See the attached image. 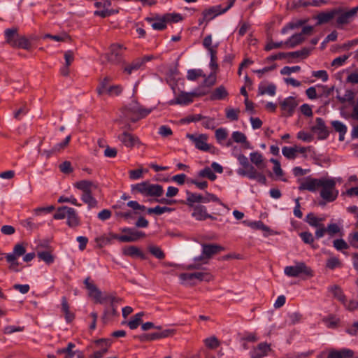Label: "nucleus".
Listing matches in <instances>:
<instances>
[{"label": "nucleus", "mask_w": 358, "mask_h": 358, "mask_svg": "<svg viewBox=\"0 0 358 358\" xmlns=\"http://www.w3.org/2000/svg\"><path fill=\"white\" fill-rule=\"evenodd\" d=\"M131 192H138L144 196L160 197L164 194L163 187L159 184H152L149 181L131 185Z\"/></svg>", "instance_id": "nucleus-1"}, {"label": "nucleus", "mask_w": 358, "mask_h": 358, "mask_svg": "<svg viewBox=\"0 0 358 358\" xmlns=\"http://www.w3.org/2000/svg\"><path fill=\"white\" fill-rule=\"evenodd\" d=\"M122 233H125V235H118L113 233H110V236L113 239H117L122 243H130L136 242L141 238L145 236L144 232L136 230L133 228L124 227L120 229Z\"/></svg>", "instance_id": "nucleus-2"}, {"label": "nucleus", "mask_w": 358, "mask_h": 358, "mask_svg": "<svg viewBox=\"0 0 358 358\" xmlns=\"http://www.w3.org/2000/svg\"><path fill=\"white\" fill-rule=\"evenodd\" d=\"M285 273L289 277H298L301 274L308 278H311L314 275L313 269L303 262H297L295 266H286L285 268Z\"/></svg>", "instance_id": "nucleus-3"}, {"label": "nucleus", "mask_w": 358, "mask_h": 358, "mask_svg": "<svg viewBox=\"0 0 358 358\" xmlns=\"http://www.w3.org/2000/svg\"><path fill=\"white\" fill-rule=\"evenodd\" d=\"M112 79L106 76L99 82L96 92L99 96L107 94L108 96H118L122 92V87L119 85H109Z\"/></svg>", "instance_id": "nucleus-4"}, {"label": "nucleus", "mask_w": 358, "mask_h": 358, "mask_svg": "<svg viewBox=\"0 0 358 358\" xmlns=\"http://www.w3.org/2000/svg\"><path fill=\"white\" fill-rule=\"evenodd\" d=\"M224 248L217 244H208L203 243L202 244V254L198 257H196L194 260L196 262L202 261L205 259H210L214 255L219 253L220 252L224 250Z\"/></svg>", "instance_id": "nucleus-5"}, {"label": "nucleus", "mask_w": 358, "mask_h": 358, "mask_svg": "<svg viewBox=\"0 0 358 358\" xmlns=\"http://www.w3.org/2000/svg\"><path fill=\"white\" fill-rule=\"evenodd\" d=\"M358 6L345 11L341 8H337V29L340 25L348 24L352 18L357 15Z\"/></svg>", "instance_id": "nucleus-6"}, {"label": "nucleus", "mask_w": 358, "mask_h": 358, "mask_svg": "<svg viewBox=\"0 0 358 358\" xmlns=\"http://www.w3.org/2000/svg\"><path fill=\"white\" fill-rule=\"evenodd\" d=\"M138 111L139 105L137 102L134 101L122 109V116L133 122L138 120Z\"/></svg>", "instance_id": "nucleus-7"}, {"label": "nucleus", "mask_w": 358, "mask_h": 358, "mask_svg": "<svg viewBox=\"0 0 358 358\" xmlns=\"http://www.w3.org/2000/svg\"><path fill=\"white\" fill-rule=\"evenodd\" d=\"M239 164L243 166L237 170L238 175L248 177L255 168L250 164L247 157L243 154H239L236 156Z\"/></svg>", "instance_id": "nucleus-8"}, {"label": "nucleus", "mask_w": 358, "mask_h": 358, "mask_svg": "<svg viewBox=\"0 0 358 358\" xmlns=\"http://www.w3.org/2000/svg\"><path fill=\"white\" fill-rule=\"evenodd\" d=\"M186 137L194 143L195 147L202 151H210L211 146L206 143L208 136L206 134H200L195 136L194 134H187Z\"/></svg>", "instance_id": "nucleus-9"}, {"label": "nucleus", "mask_w": 358, "mask_h": 358, "mask_svg": "<svg viewBox=\"0 0 358 358\" xmlns=\"http://www.w3.org/2000/svg\"><path fill=\"white\" fill-rule=\"evenodd\" d=\"M324 178L316 179L307 178L305 182L301 183L299 189V190H308L310 192H315L324 185Z\"/></svg>", "instance_id": "nucleus-10"}, {"label": "nucleus", "mask_w": 358, "mask_h": 358, "mask_svg": "<svg viewBox=\"0 0 358 358\" xmlns=\"http://www.w3.org/2000/svg\"><path fill=\"white\" fill-rule=\"evenodd\" d=\"M90 280V277H87L84 280V284L89 291V295L94 299L96 303H103V297H101V292Z\"/></svg>", "instance_id": "nucleus-11"}, {"label": "nucleus", "mask_w": 358, "mask_h": 358, "mask_svg": "<svg viewBox=\"0 0 358 358\" xmlns=\"http://www.w3.org/2000/svg\"><path fill=\"white\" fill-rule=\"evenodd\" d=\"M334 185L335 182L334 180L325 179L324 180V185L320 187V196L323 199L326 200L327 201H334V198L332 196V189Z\"/></svg>", "instance_id": "nucleus-12"}, {"label": "nucleus", "mask_w": 358, "mask_h": 358, "mask_svg": "<svg viewBox=\"0 0 358 358\" xmlns=\"http://www.w3.org/2000/svg\"><path fill=\"white\" fill-rule=\"evenodd\" d=\"M297 106V103L295 98L293 96H289L285 99L280 103V107L282 110L284 112L283 115L292 116L294 112V109Z\"/></svg>", "instance_id": "nucleus-13"}, {"label": "nucleus", "mask_w": 358, "mask_h": 358, "mask_svg": "<svg viewBox=\"0 0 358 358\" xmlns=\"http://www.w3.org/2000/svg\"><path fill=\"white\" fill-rule=\"evenodd\" d=\"M316 124L311 127V131L317 134L318 139H325L329 136V131L324 121L321 117H317Z\"/></svg>", "instance_id": "nucleus-14"}, {"label": "nucleus", "mask_w": 358, "mask_h": 358, "mask_svg": "<svg viewBox=\"0 0 358 358\" xmlns=\"http://www.w3.org/2000/svg\"><path fill=\"white\" fill-rule=\"evenodd\" d=\"M271 345L267 343H260L250 352L251 358H262L271 352Z\"/></svg>", "instance_id": "nucleus-15"}, {"label": "nucleus", "mask_w": 358, "mask_h": 358, "mask_svg": "<svg viewBox=\"0 0 358 358\" xmlns=\"http://www.w3.org/2000/svg\"><path fill=\"white\" fill-rule=\"evenodd\" d=\"M122 45L120 44H113L110 48V53L107 55V59L113 64H118L122 61V56L120 50Z\"/></svg>", "instance_id": "nucleus-16"}, {"label": "nucleus", "mask_w": 358, "mask_h": 358, "mask_svg": "<svg viewBox=\"0 0 358 358\" xmlns=\"http://www.w3.org/2000/svg\"><path fill=\"white\" fill-rule=\"evenodd\" d=\"M117 138L127 148H133L136 143H139V139L137 136L127 131H124L120 134Z\"/></svg>", "instance_id": "nucleus-17"}, {"label": "nucleus", "mask_w": 358, "mask_h": 358, "mask_svg": "<svg viewBox=\"0 0 358 358\" xmlns=\"http://www.w3.org/2000/svg\"><path fill=\"white\" fill-rule=\"evenodd\" d=\"M95 343L102 348L101 350L96 351L91 356L92 358H101L108 352V348L110 346L112 341L108 338H100L95 341Z\"/></svg>", "instance_id": "nucleus-18"}, {"label": "nucleus", "mask_w": 358, "mask_h": 358, "mask_svg": "<svg viewBox=\"0 0 358 358\" xmlns=\"http://www.w3.org/2000/svg\"><path fill=\"white\" fill-rule=\"evenodd\" d=\"M317 228V229L315 231L316 238H320L323 237L325 234H327L331 237H333L336 235V223H331L329 224L327 227H325L324 224H322Z\"/></svg>", "instance_id": "nucleus-19"}, {"label": "nucleus", "mask_w": 358, "mask_h": 358, "mask_svg": "<svg viewBox=\"0 0 358 358\" xmlns=\"http://www.w3.org/2000/svg\"><path fill=\"white\" fill-rule=\"evenodd\" d=\"M122 254L131 257H139L141 259H146L148 257L138 247L130 245L122 249Z\"/></svg>", "instance_id": "nucleus-20"}, {"label": "nucleus", "mask_w": 358, "mask_h": 358, "mask_svg": "<svg viewBox=\"0 0 358 358\" xmlns=\"http://www.w3.org/2000/svg\"><path fill=\"white\" fill-rule=\"evenodd\" d=\"M192 208H193L192 216L194 217L196 220L203 221L206 220L208 212L205 206L197 204Z\"/></svg>", "instance_id": "nucleus-21"}, {"label": "nucleus", "mask_w": 358, "mask_h": 358, "mask_svg": "<svg viewBox=\"0 0 358 358\" xmlns=\"http://www.w3.org/2000/svg\"><path fill=\"white\" fill-rule=\"evenodd\" d=\"M4 34L6 43L14 48L15 45H16V41H17L20 36L18 29L16 27L7 29L5 30Z\"/></svg>", "instance_id": "nucleus-22"}, {"label": "nucleus", "mask_w": 358, "mask_h": 358, "mask_svg": "<svg viewBox=\"0 0 358 358\" xmlns=\"http://www.w3.org/2000/svg\"><path fill=\"white\" fill-rule=\"evenodd\" d=\"M222 9L221 8V6H216L213 7H210V8L203 10V20H210L215 16L222 14Z\"/></svg>", "instance_id": "nucleus-23"}, {"label": "nucleus", "mask_w": 358, "mask_h": 358, "mask_svg": "<svg viewBox=\"0 0 358 358\" xmlns=\"http://www.w3.org/2000/svg\"><path fill=\"white\" fill-rule=\"evenodd\" d=\"M187 199L185 203L189 207H194L195 203H203V196L201 194L192 193L189 191H186Z\"/></svg>", "instance_id": "nucleus-24"}, {"label": "nucleus", "mask_w": 358, "mask_h": 358, "mask_svg": "<svg viewBox=\"0 0 358 358\" xmlns=\"http://www.w3.org/2000/svg\"><path fill=\"white\" fill-rule=\"evenodd\" d=\"M194 96L191 92H181L180 94L176 97L172 103H176L180 105H187L193 101Z\"/></svg>", "instance_id": "nucleus-25"}, {"label": "nucleus", "mask_w": 358, "mask_h": 358, "mask_svg": "<svg viewBox=\"0 0 358 358\" xmlns=\"http://www.w3.org/2000/svg\"><path fill=\"white\" fill-rule=\"evenodd\" d=\"M305 41V37L302 34H295L289 37L285 43V45L288 48H294Z\"/></svg>", "instance_id": "nucleus-26"}, {"label": "nucleus", "mask_w": 358, "mask_h": 358, "mask_svg": "<svg viewBox=\"0 0 358 358\" xmlns=\"http://www.w3.org/2000/svg\"><path fill=\"white\" fill-rule=\"evenodd\" d=\"M229 95L225 87L220 85L215 88L210 95V100H222Z\"/></svg>", "instance_id": "nucleus-27"}, {"label": "nucleus", "mask_w": 358, "mask_h": 358, "mask_svg": "<svg viewBox=\"0 0 358 358\" xmlns=\"http://www.w3.org/2000/svg\"><path fill=\"white\" fill-rule=\"evenodd\" d=\"M62 311L64 314L66 322H71L74 320L75 315L70 311L69 306L65 296H63L62 299Z\"/></svg>", "instance_id": "nucleus-28"}, {"label": "nucleus", "mask_w": 358, "mask_h": 358, "mask_svg": "<svg viewBox=\"0 0 358 358\" xmlns=\"http://www.w3.org/2000/svg\"><path fill=\"white\" fill-rule=\"evenodd\" d=\"M75 187L78 189L82 190L83 193H85L91 192L92 188L96 189L97 185L92 181L83 180L77 182Z\"/></svg>", "instance_id": "nucleus-29"}, {"label": "nucleus", "mask_w": 358, "mask_h": 358, "mask_svg": "<svg viewBox=\"0 0 358 358\" xmlns=\"http://www.w3.org/2000/svg\"><path fill=\"white\" fill-rule=\"evenodd\" d=\"M66 217L67 224L70 227H76L79 225L80 220L74 208H69Z\"/></svg>", "instance_id": "nucleus-30"}, {"label": "nucleus", "mask_w": 358, "mask_h": 358, "mask_svg": "<svg viewBox=\"0 0 358 358\" xmlns=\"http://www.w3.org/2000/svg\"><path fill=\"white\" fill-rule=\"evenodd\" d=\"M75 348V344L69 343L66 348L65 358H84L83 352L79 350L73 351V348Z\"/></svg>", "instance_id": "nucleus-31"}, {"label": "nucleus", "mask_w": 358, "mask_h": 358, "mask_svg": "<svg viewBox=\"0 0 358 358\" xmlns=\"http://www.w3.org/2000/svg\"><path fill=\"white\" fill-rule=\"evenodd\" d=\"M336 15V8L332 9L328 13H321L317 15V24H324L329 22Z\"/></svg>", "instance_id": "nucleus-32"}, {"label": "nucleus", "mask_w": 358, "mask_h": 358, "mask_svg": "<svg viewBox=\"0 0 358 358\" xmlns=\"http://www.w3.org/2000/svg\"><path fill=\"white\" fill-rule=\"evenodd\" d=\"M81 199L90 208L96 207L98 203V201L92 196V191L89 192L83 193L81 196Z\"/></svg>", "instance_id": "nucleus-33"}, {"label": "nucleus", "mask_w": 358, "mask_h": 358, "mask_svg": "<svg viewBox=\"0 0 358 358\" xmlns=\"http://www.w3.org/2000/svg\"><path fill=\"white\" fill-rule=\"evenodd\" d=\"M337 298L343 303L344 306L348 310L352 311L358 308V301L355 300H346L345 297L342 295H338L337 293Z\"/></svg>", "instance_id": "nucleus-34"}, {"label": "nucleus", "mask_w": 358, "mask_h": 358, "mask_svg": "<svg viewBox=\"0 0 358 358\" xmlns=\"http://www.w3.org/2000/svg\"><path fill=\"white\" fill-rule=\"evenodd\" d=\"M164 20H165L166 24L169 23H177L183 20L182 16L180 13H165L163 15Z\"/></svg>", "instance_id": "nucleus-35"}, {"label": "nucleus", "mask_w": 358, "mask_h": 358, "mask_svg": "<svg viewBox=\"0 0 358 358\" xmlns=\"http://www.w3.org/2000/svg\"><path fill=\"white\" fill-rule=\"evenodd\" d=\"M156 21L152 23V27L155 30L162 31L166 29L167 25L162 15H155Z\"/></svg>", "instance_id": "nucleus-36"}, {"label": "nucleus", "mask_w": 358, "mask_h": 358, "mask_svg": "<svg viewBox=\"0 0 358 358\" xmlns=\"http://www.w3.org/2000/svg\"><path fill=\"white\" fill-rule=\"evenodd\" d=\"M144 315L143 312H140L134 315L127 324L131 329H136L142 323V317Z\"/></svg>", "instance_id": "nucleus-37"}, {"label": "nucleus", "mask_w": 358, "mask_h": 358, "mask_svg": "<svg viewBox=\"0 0 358 358\" xmlns=\"http://www.w3.org/2000/svg\"><path fill=\"white\" fill-rule=\"evenodd\" d=\"M118 315V313L117 311L116 306H113L110 304L109 307H106L103 311V314L102 316V320L104 323L107 322L108 319L110 316H117Z\"/></svg>", "instance_id": "nucleus-38"}, {"label": "nucleus", "mask_w": 358, "mask_h": 358, "mask_svg": "<svg viewBox=\"0 0 358 358\" xmlns=\"http://www.w3.org/2000/svg\"><path fill=\"white\" fill-rule=\"evenodd\" d=\"M282 155L288 159H294L296 157L297 145L294 147L285 146L282 149Z\"/></svg>", "instance_id": "nucleus-39"}, {"label": "nucleus", "mask_w": 358, "mask_h": 358, "mask_svg": "<svg viewBox=\"0 0 358 358\" xmlns=\"http://www.w3.org/2000/svg\"><path fill=\"white\" fill-rule=\"evenodd\" d=\"M276 86L271 83L267 87L260 85L258 87V93L259 95H264L268 94L271 96H273L275 94Z\"/></svg>", "instance_id": "nucleus-40"}, {"label": "nucleus", "mask_w": 358, "mask_h": 358, "mask_svg": "<svg viewBox=\"0 0 358 358\" xmlns=\"http://www.w3.org/2000/svg\"><path fill=\"white\" fill-rule=\"evenodd\" d=\"M24 243H17L14 248L13 253L7 254L6 255H13L14 257L17 258L21 257L26 253V248Z\"/></svg>", "instance_id": "nucleus-41"}, {"label": "nucleus", "mask_w": 358, "mask_h": 358, "mask_svg": "<svg viewBox=\"0 0 358 358\" xmlns=\"http://www.w3.org/2000/svg\"><path fill=\"white\" fill-rule=\"evenodd\" d=\"M198 176L200 178H206L211 181H214L217 178V176L215 174V173L208 166H206L204 169L199 171V172L198 173Z\"/></svg>", "instance_id": "nucleus-42"}, {"label": "nucleus", "mask_w": 358, "mask_h": 358, "mask_svg": "<svg viewBox=\"0 0 358 358\" xmlns=\"http://www.w3.org/2000/svg\"><path fill=\"white\" fill-rule=\"evenodd\" d=\"M311 50H312V48H303L301 50L289 52H288L287 55H289V57H292V58H298V57L306 58L310 55V52Z\"/></svg>", "instance_id": "nucleus-43"}, {"label": "nucleus", "mask_w": 358, "mask_h": 358, "mask_svg": "<svg viewBox=\"0 0 358 358\" xmlns=\"http://www.w3.org/2000/svg\"><path fill=\"white\" fill-rule=\"evenodd\" d=\"M148 250L151 255L158 259H164L165 258V253L159 246L150 245L148 247Z\"/></svg>", "instance_id": "nucleus-44"}, {"label": "nucleus", "mask_w": 358, "mask_h": 358, "mask_svg": "<svg viewBox=\"0 0 358 358\" xmlns=\"http://www.w3.org/2000/svg\"><path fill=\"white\" fill-rule=\"evenodd\" d=\"M37 256L40 259L45 262L47 264H52L55 260L54 256L51 254V252L49 250L38 251Z\"/></svg>", "instance_id": "nucleus-45"}, {"label": "nucleus", "mask_w": 358, "mask_h": 358, "mask_svg": "<svg viewBox=\"0 0 358 358\" xmlns=\"http://www.w3.org/2000/svg\"><path fill=\"white\" fill-rule=\"evenodd\" d=\"M306 222L310 226L317 227L322 224L321 222L323 221L322 218L317 217L314 213H310L306 215Z\"/></svg>", "instance_id": "nucleus-46"}, {"label": "nucleus", "mask_w": 358, "mask_h": 358, "mask_svg": "<svg viewBox=\"0 0 358 358\" xmlns=\"http://www.w3.org/2000/svg\"><path fill=\"white\" fill-rule=\"evenodd\" d=\"M244 224H246L251 228L254 229H261L265 231H269L270 229L266 226L262 221H255V222H248V221H243Z\"/></svg>", "instance_id": "nucleus-47"}, {"label": "nucleus", "mask_w": 358, "mask_h": 358, "mask_svg": "<svg viewBox=\"0 0 358 358\" xmlns=\"http://www.w3.org/2000/svg\"><path fill=\"white\" fill-rule=\"evenodd\" d=\"M199 77H206L201 69H189L187 73V79L189 80H196Z\"/></svg>", "instance_id": "nucleus-48"}, {"label": "nucleus", "mask_w": 358, "mask_h": 358, "mask_svg": "<svg viewBox=\"0 0 358 358\" xmlns=\"http://www.w3.org/2000/svg\"><path fill=\"white\" fill-rule=\"evenodd\" d=\"M6 259L7 262L10 264L8 267L10 270L15 272L20 271V269L18 268L20 263L17 259V258L14 257L13 255H6Z\"/></svg>", "instance_id": "nucleus-49"}, {"label": "nucleus", "mask_w": 358, "mask_h": 358, "mask_svg": "<svg viewBox=\"0 0 358 358\" xmlns=\"http://www.w3.org/2000/svg\"><path fill=\"white\" fill-rule=\"evenodd\" d=\"M355 352L350 349L342 348L337 350V358H358L355 357Z\"/></svg>", "instance_id": "nucleus-50"}, {"label": "nucleus", "mask_w": 358, "mask_h": 358, "mask_svg": "<svg viewBox=\"0 0 358 358\" xmlns=\"http://www.w3.org/2000/svg\"><path fill=\"white\" fill-rule=\"evenodd\" d=\"M143 64V61H141V59H137L134 61L131 64L127 66L124 71L127 72L128 74H131L133 71L138 70L141 68V66Z\"/></svg>", "instance_id": "nucleus-51"}, {"label": "nucleus", "mask_w": 358, "mask_h": 358, "mask_svg": "<svg viewBox=\"0 0 358 358\" xmlns=\"http://www.w3.org/2000/svg\"><path fill=\"white\" fill-rule=\"evenodd\" d=\"M31 44L29 40L24 36H19L17 41H16V45L14 48H20L25 50L30 48Z\"/></svg>", "instance_id": "nucleus-52"}, {"label": "nucleus", "mask_w": 358, "mask_h": 358, "mask_svg": "<svg viewBox=\"0 0 358 358\" xmlns=\"http://www.w3.org/2000/svg\"><path fill=\"white\" fill-rule=\"evenodd\" d=\"M204 343L206 347L210 349H215L220 345V342L215 336H211L204 340Z\"/></svg>", "instance_id": "nucleus-53"}, {"label": "nucleus", "mask_w": 358, "mask_h": 358, "mask_svg": "<svg viewBox=\"0 0 358 358\" xmlns=\"http://www.w3.org/2000/svg\"><path fill=\"white\" fill-rule=\"evenodd\" d=\"M69 207L65 206L58 208L57 212L53 215L54 219L62 220L65 218L69 213Z\"/></svg>", "instance_id": "nucleus-54"}, {"label": "nucleus", "mask_w": 358, "mask_h": 358, "mask_svg": "<svg viewBox=\"0 0 358 358\" xmlns=\"http://www.w3.org/2000/svg\"><path fill=\"white\" fill-rule=\"evenodd\" d=\"M248 178L250 179H255L258 182L263 185H266V178L265 176L261 173L257 172L256 169H255Z\"/></svg>", "instance_id": "nucleus-55"}, {"label": "nucleus", "mask_w": 358, "mask_h": 358, "mask_svg": "<svg viewBox=\"0 0 358 358\" xmlns=\"http://www.w3.org/2000/svg\"><path fill=\"white\" fill-rule=\"evenodd\" d=\"M135 338H138L141 342H147L157 340V335L156 332L143 334L141 335L136 336Z\"/></svg>", "instance_id": "nucleus-56"}, {"label": "nucleus", "mask_w": 358, "mask_h": 358, "mask_svg": "<svg viewBox=\"0 0 358 358\" xmlns=\"http://www.w3.org/2000/svg\"><path fill=\"white\" fill-rule=\"evenodd\" d=\"M226 117L230 120L236 121L238 119L240 110L238 108H226Z\"/></svg>", "instance_id": "nucleus-57"}, {"label": "nucleus", "mask_w": 358, "mask_h": 358, "mask_svg": "<svg viewBox=\"0 0 358 358\" xmlns=\"http://www.w3.org/2000/svg\"><path fill=\"white\" fill-rule=\"evenodd\" d=\"M190 276L192 277V280L197 279L199 281H203V280L209 281L211 278V276L209 273H204V272L192 273H191Z\"/></svg>", "instance_id": "nucleus-58"}, {"label": "nucleus", "mask_w": 358, "mask_h": 358, "mask_svg": "<svg viewBox=\"0 0 358 358\" xmlns=\"http://www.w3.org/2000/svg\"><path fill=\"white\" fill-rule=\"evenodd\" d=\"M250 161L259 167L263 162V156L258 152H252L250 153Z\"/></svg>", "instance_id": "nucleus-59"}, {"label": "nucleus", "mask_w": 358, "mask_h": 358, "mask_svg": "<svg viewBox=\"0 0 358 358\" xmlns=\"http://www.w3.org/2000/svg\"><path fill=\"white\" fill-rule=\"evenodd\" d=\"M232 139L234 142L238 143H246V136L241 131H234L231 135Z\"/></svg>", "instance_id": "nucleus-60"}, {"label": "nucleus", "mask_w": 358, "mask_h": 358, "mask_svg": "<svg viewBox=\"0 0 358 358\" xmlns=\"http://www.w3.org/2000/svg\"><path fill=\"white\" fill-rule=\"evenodd\" d=\"M22 225L27 228L28 230H30V231H32L34 229H38L41 224H38V223H34L33 221H32V218H28L25 220H24L22 222Z\"/></svg>", "instance_id": "nucleus-61"}, {"label": "nucleus", "mask_w": 358, "mask_h": 358, "mask_svg": "<svg viewBox=\"0 0 358 358\" xmlns=\"http://www.w3.org/2000/svg\"><path fill=\"white\" fill-rule=\"evenodd\" d=\"M355 93L352 90H347L343 97L337 96V99L341 100L342 102L348 101L350 103H354Z\"/></svg>", "instance_id": "nucleus-62"}, {"label": "nucleus", "mask_w": 358, "mask_h": 358, "mask_svg": "<svg viewBox=\"0 0 358 358\" xmlns=\"http://www.w3.org/2000/svg\"><path fill=\"white\" fill-rule=\"evenodd\" d=\"M204 78L205 79L203 81L202 84L206 87H211L216 83V76L213 73H211L207 78Z\"/></svg>", "instance_id": "nucleus-63"}, {"label": "nucleus", "mask_w": 358, "mask_h": 358, "mask_svg": "<svg viewBox=\"0 0 358 358\" xmlns=\"http://www.w3.org/2000/svg\"><path fill=\"white\" fill-rule=\"evenodd\" d=\"M227 131L224 128H219L215 131V138L219 143L225 140L227 138Z\"/></svg>", "instance_id": "nucleus-64"}]
</instances>
